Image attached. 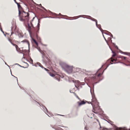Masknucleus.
Here are the masks:
<instances>
[{
  "label": "nucleus",
  "mask_w": 130,
  "mask_h": 130,
  "mask_svg": "<svg viewBox=\"0 0 130 130\" xmlns=\"http://www.w3.org/2000/svg\"><path fill=\"white\" fill-rule=\"evenodd\" d=\"M126 58V57L120 56L116 58H114L113 59L112 58V59H111V62H113L114 61H121L125 59Z\"/></svg>",
  "instance_id": "5"
},
{
  "label": "nucleus",
  "mask_w": 130,
  "mask_h": 130,
  "mask_svg": "<svg viewBox=\"0 0 130 130\" xmlns=\"http://www.w3.org/2000/svg\"><path fill=\"white\" fill-rule=\"evenodd\" d=\"M13 34V32H12L11 34L10 35V37H8V40L11 43V44H12V43H13V38L11 37Z\"/></svg>",
  "instance_id": "7"
},
{
  "label": "nucleus",
  "mask_w": 130,
  "mask_h": 130,
  "mask_svg": "<svg viewBox=\"0 0 130 130\" xmlns=\"http://www.w3.org/2000/svg\"><path fill=\"white\" fill-rule=\"evenodd\" d=\"M1 31L2 32L4 33V32L3 31V30L2 29H1Z\"/></svg>",
  "instance_id": "24"
},
{
  "label": "nucleus",
  "mask_w": 130,
  "mask_h": 130,
  "mask_svg": "<svg viewBox=\"0 0 130 130\" xmlns=\"http://www.w3.org/2000/svg\"><path fill=\"white\" fill-rule=\"evenodd\" d=\"M94 115V114H92V116H93Z\"/></svg>",
  "instance_id": "26"
},
{
  "label": "nucleus",
  "mask_w": 130,
  "mask_h": 130,
  "mask_svg": "<svg viewBox=\"0 0 130 130\" xmlns=\"http://www.w3.org/2000/svg\"><path fill=\"white\" fill-rule=\"evenodd\" d=\"M31 26H30L28 24L27 27V30L28 31L30 34H31L32 33L35 32L36 31L35 28L34 27L31 23Z\"/></svg>",
  "instance_id": "4"
},
{
  "label": "nucleus",
  "mask_w": 130,
  "mask_h": 130,
  "mask_svg": "<svg viewBox=\"0 0 130 130\" xmlns=\"http://www.w3.org/2000/svg\"><path fill=\"white\" fill-rule=\"evenodd\" d=\"M112 53H113V54L112 56V57L111 58V59H112V58L113 59L114 58H116L117 57H115V56H116V54L115 52L112 51Z\"/></svg>",
  "instance_id": "15"
},
{
  "label": "nucleus",
  "mask_w": 130,
  "mask_h": 130,
  "mask_svg": "<svg viewBox=\"0 0 130 130\" xmlns=\"http://www.w3.org/2000/svg\"><path fill=\"white\" fill-rule=\"evenodd\" d=\"M18 5V8L19 9V14H20V12L22 11H23V9L22 8L21 6L19 4V3H18V4H17Z\"/></svg>",
  "instance_id": "9"
},
{
  "label": "nucleus",
  "mask_w": 130,
  "mask_h": 130,
  "mask_svg": "<svg viewBox=\"0 0 130 130\" xmlns=\"http://www.w3.org/2000/svg\"><path fill=\"white\" fill-rule=\"evenodd\" d=\"M61 77V76L59 74H56L55 75V76L57 80L58 81H59L60 79V77Z\"/></svg>",
  "instance_id": "11"
},
{
  "label": "nucleus",
  "mask_w": 130,
  "mask_h": 130,
  "mask_svg": "<svg viewBox=\"0 0 130 130\" xmlns=\"http://www.w3.org/2000/svg\"><path fill=\"white\" fill-rule=\"evenodd\" d=\"M50 74L51 76L52 77H55V75H54V74L51 73H50Z\"/></svg>",
  "instance_id": "18"
},
{
  "label": "nucleus",
  "mask_w": 130,
  "mask_h": 130,
  "mask_svg": "<svg viewBox=\"0 0 130 130\" xmlns=\"http://www.w3.org/2000/svg\"><path fill=\"white\" fill-rule=\"evenodd\" d=\"M41 8L43 9H44L45 10H46V9L44 7H43L42 6H41Z\"/></svg>",
  "instance_id": "20"
},
{
  "label": "nucleus",
  "mask_w": 130,
  "mask_h": 130,
  "mask_svg": "<svg viewBox=\"0 0 130 130\" xmlns=\"http://www.w3.org/2000/svg\"><path fill=\"white\" fill-rule=\"evenodd\" d=\"M55 15H57V14H55Z\"/></svg>",
  "instance_id": "30"
},
{
  "label": "nucleus",
  "mask_w": 130,
  "mask_h": 130,
  "mask_svg": "<svg viewBox=\"0 0 130 130\" xmlns=\"http://www.w3.org/2000/svg\"><path fill=\"white\" fill-rule=\"evenodd\" d=\"M89 104H91L92 106L93 110H92L93 112L95 113H97L98 111L96 110V109H99V106L98 103L97 101L96 100L94 95H92V99L91 102H87Z\"/></svg>",
  "instance_id": "2"
},
{
  "label": "nucleus",
  "mask_w": 130,
  "mask_h": 130,
  "mask_svg": "<svg viewBox=\"0 0 130 130\" xmlns=\"http://www.w3.org/2000/svg\"><path fill=\"white\" fill-rule=\"evenodd\" d=\"M65 69L66 71L69 73H72L74 68L72 66H70L67 65H65Z\"/></svg>",
  "instance_id": "6"
},
{
  "label": "nucleus",
  "mask_w": 130,
  "mask_h": 130,
  "mask_svg": "<svg viewBox=\"0 0 130 130\" xmlns=\"http://www.w3.org/2000/svg\"><path fill=\"white\" fill-rule=\"evenodd\" d=\"M39 65L42 68H43V66L39 63Z\"/></svg>",
  "instance_id": "21"
},
{
  "label": "nucleus",
  "mask_w": 130,
  "mask_h": 130,
  "mask_svg": "<svg viewBox=\"0 0 130 130\" xmlns=\"http://www.w3.org/2000/svg\"><path fill=\"white\" fill-rule=\"evenodd\" d=\"M75 87H76L77 88H78V87H77V86H76V85H75Z\"/></svg>",
  "instance_id": "25"
},
{
  "label": "nucleus",
  "mask_w": 130,
  "mask_h": 130,
  "mask_svg": "<svg viewBox=\"0 0 130 130\" xmlns=\"http://www.w3.org/2000/svg\"><path fill=\"white\" fill-rule=\"evenodd\" d=\"M102 73H100L97 76L91 77L90 79L92 81L95 83H98L100 80V78L101 77Z\"/></svg>",
  "instance_id": "3"
},
{
  "label": "nucleus",
  "mask_w": 130,
  "mask_h": 130,
  "mask_svg": "<svg viewBox=\"0 0 130 130\" xmlns=\"http://www.w3.org/2000/svg\"><path fill=\"white\" fill-rule=\"evenodd\" d=\"M40 53L42 54V57L44 58L45 57H46L44 53L42 51L40 50L39 51Z\"/></svg>",
  "instance_id": "13"
},
{
  "label": "nucleus",
  "mask_w": 130,
  "mask_h": 130,
  "mask_svg": "<svg viewBox=\"0 0 130 130\" xmlns=\"http://www.w3.org/2000/svg\"><path fill=\"white\" fill-rule=\"evenodd\" d=\"M91 19L92 20V21H95L96 22V25H97V20H96L95 19L92 18H91Z\"/></svg>",
  "instance_id": "16"
},
{
  "label": "nucleus",
  "mask_w": 130,
  "mask_h": 130,
  "mask_svg": "<svg viewBox=\"0 0 130 130\" xmlns=\"http://www.w3.org/2000/svg\"><path fill=\"white\" fill-rule=\"evenodd\" d=\"M13 46H15V47L16 48V49L17 51L18 52H21V50H20V48H19L18 46L16 44H14L13 43H12V44Z\"/></svg>",
  "instance_id": "8"
},
{
  "label": "nucleus",
  "mask_w": 130,
  "mask_h": 130,
  "mask_svg": "<svg viewBox=\"0 0 130 130\" xmlns=\"http://www.w3.org/2000/svg\"><path fill=\"white\" fill-rule=\"evenodd\" d=\"M11 29H12V30H13V28H12Z\"/></svg>",
  "instance_id": "27"
},
{
  "label": "nucleus",
  "mask_w": 130,
  "mask_h": 130,
  "mask_svg": "<svg viewBox=\"0 0 130 130\" xmlns=\"http://www.w3.org/2000/svg\"><path fill=\"white\" fill-rule=\"evenodd\" d=\"M86 102L84 101H82L80 102H78L77 103L79 106H80L82 105L85 104Z\"/></svg>",
  "instance_id": "10"
},
{
  "label": "nucleus",
  "mask_w": 130,
  "mask_h": 130,
  "mask_svg": "<svg viewBox=\"0 0 130 130\" xmlns=\"http://www.w3.org/2000/svg\"><path fill=\"white\" fill-rule=\"evenodd\" d=\"M117 130H127L125 128H120L117 129Z\"/></svg>",
  "instance_id": "17"
},
{
  "label": "nucleus",
  "mask_w": 130,
  "mask_h": 130,
  "mask_svg": "<svg viewBox=\"0 0 130 130\" xmlns=\"http://www.w3.org/2000/svg\"><path fill=\"white\" fill-rule=\"evenodd\" d=\"M34 41L35 42L36 44L37 45H38V43L35 40H34Z\"/></svg>",
  "instance_id": "19"
},
{
  "label": "nucleus",
  "mask_w": 130,
  "mask_h": 130,
  "mask_svg": "<svg viewBox=\"0 0 130 130\" xmlns=\"http://www.w3.org/2000/svg\"><path fill=\"white\" fill-rule=\"evenodd\" d=\"M18 35L20 38H22L23 37L24 35L22 32H18Z\"/></svg>",
  "instance_id": "12"
},
{
  "label": "nucleus",
  "mask_w": 130,
  "mask_h": 130,
  "mask_svg": "<svg viewBox=\"0 0 130 130\" xmlns=\"http://www.w3.org/2000/svg\"><path fill=\"white\" fill-rule=\"evenodd\" d=\"M21 42L23 43H27L28 45L29 46V42L27 40H25Z\"/></svg>",
  "instance_id": "14"
},
{
  "label": "nucleus",
  "mask_w": 130,
  "mask_h": 130,
  "mask_svg": "<svg viewBox=\"0 0 130 130\" xmlns=\"http://www.w3.org/2000/svg\"><path fill=\"white\" fill-rule=\"evenodd\" d=\"M108 33H109L110 34V32H108Z\"/></svg>",
  "instance_id": "29"
},
{
  "label": "nucleus",
  "mask_w": 130,
  "mask_h": 130,
  "mask_svg": "<svg viewBox=\"0 0 130 130\" xmlns=\"http://www.w3.org/2000/svg\"><path fill=\"white\" fill-rule=\"evenodd\" d=\"M44 69L45 70L47 71H49V70L46 69V68H44Z\"/></svg>",
  "instance_id": "23"
},
{
  "label": "nucleus",
  "mask_w": 130,
  "mask_h": 130,
  "mask_svg": "<svg viewBox=\"0 0 130 130\" xmlns=\"http://www.w3.org/2000/svg\"><path fill=\"white\" fill-rule=\"evenodd\" d=\"M40 6H42L41 5V4H40Z\"/></svg>",
  "instance_id": "28"
},
{
  "label": "nucleus",
  "mask_w": 130,
  "mask_h": 130,
  "mask_svg": "<svg viewBox=\"0 0 130 130\" xmlns=\"http://www.w3.org/2000/svg\"><path fill=\"white\" fill-rule=\"evenodd\" d=\"M29 14L28 13L24 11H22L20 12V13L19 14L20 20L24 22L25 23H28L29 21Z\"/></svg>",
  "instance_id": "1"
},
{
  "label": "nucleus",
  "mask_w": 130,
  "mask_h": 130,
  "mask_svg": "<svg viewBox=\"0 0 130 130\" xmlns=\"http://www.w3.org/2000/svg\"><path fill=\"white\" fill-rule=\"evenodd\" d=\"M14 1L15 2V3L17 4H18V3H17L16 1V0H14Z\"/></svg>",
  "instance_id": "22"
}]
</instances>
